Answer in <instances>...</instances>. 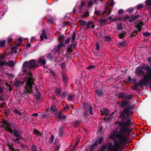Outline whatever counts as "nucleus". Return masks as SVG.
Instances as JSON below:
<instances>
[{
  "label": "nucleus",
  "mask_w": 151,
  "mask_h": 151,
  "mask_svg": "<svg viewBox=\"0 0 151 151\" xmlns=\"http://www.w3.org/2000/svg\"><path fill=\"white\" fill-rule=\"evenodd\" d=\"M135 72L137 76L139 77L141 76L142 79L139 81V82L136 83L137 86L145 85L149 81L151 80V69L148 65L146 66L143 64L141 67L137 68Z\"/></svg>",
  "instance_id": "f257e3e1"
},
{
  "label": "nucleus",
  "mask_w": 151,
  "mask_h": 151,
  "mask_svg": "<svg viewBox=\"0 0 151 151\" xmlns=\"http://www.w3.org/2000/svg\"><path fill=\"white\" fill-rule=\"evenodd\" d=\"M24 81L26 84L25 87L26 92L28 93L34 92H33V88L32 86L34 84H33V80L32 78V75L31 72H29L27 74V76L24 78ZM33 89H35L37 92L35 94L36 99L37 100H39L40 98V92H38L36 87L34 86L33 87Z\"/></svg>",
  "instance_id": "f03ea898"
},
{
  "label": "nucleus",
  "mask_w": 151,
  "mask_h": 151,
  "mask_svg": "<svg viewBox=\"0 0 151 151\" xmlns=\"http://www.w3.org/2000/svg\"><path fill=\"white\" fill-rule=\"evenodd\" d=\"M36 62V60L34 59L26 61L24 63V67L27 66L28 69L34 68L37 66L35 63Z\"/></svg>",
  "instance_id": "7ed1b4c3"
},
{
  "label": "nucleus",
  "mask_w": 151,
  "mask_h": 151,
  "mask_svg": "<svg viewBox=\"0 0 151 151\" xmlns=\"http://www.w3.org/2000/svg\"><path fill=\"white\" fill-rule=\"evenodd\" d=\"M111 12V11L108 5H106L105 7V9L101 14V12L99 10L96 11L95 12V14L97 16H100L101 15H103L104 14L108 13L110 14Z\"/></svg>",
  "instance_id": "20e7f679"
},
{
  "label": "nucleus",
  "mask_w": 151,
  "mask_h": 151,
  "mask_svg": "<svg viewBox=\"0 0 151 151\" xmlns=\"http://www.w3.org/2000/svg\"><path fill=\"white\" fill-rule=\"evenodd\" d=\"M1 127L2 128H3L4 129L10 133L13 132V130L10 128L9 123L6 121H4L3 122V125L1 126Z\"/></svg>",
  "instance_id": "39448f33"
},
{
  "label": "nucleus",
  "mask_w": 151,
  "mask_h": 151,
  "mask_svg": "<svg viewBox=\"0 0 151 151\" xmlns=\"http://www.w3.org/2000/svg\"><path fill=\"white\" fill-rule=\"evenodd\" d=\"M16 63V62L15 61L14 62L12 60H10L7 62L5 61H0V67L5 65L9 67H12L14 66Z\"/></svg>",
  "instance_id": "423d86ee"
},
{
  "label": "nucleus",
  "mask_w": 151,
  "mask_h": 151,
  "mask_svg": "<svg viewBox=\"0 0 151 151\" xmlns=\"http://www.w3.org/2000/svg\"><path fill=\"white\" fill-rule=\"evenodd\" d=\"M130 109L129 107L124 109V111L120 112V117L122 119L124 118L126 115H129V111Z\"/></svg>",
  "instance_id": "0eeeda50"
},
{
  "label": "nucleus",
  "mask_w": 151,
  "mask_h": 151,
  "mask_svg": "<svg viewBox=\"0 0 151 151\" xmlns=\"http://www.w3.org/2000/svg\"><path fill=\"white\" fill-rule=\"evenodd\" d=\"M46 33L45 30L43 29L42 31V34L40 36L41 40H43L44 38L45 39H47V37L46 35Z\"/></svg>",
  "instance_id": "6e6552de"
},
{
  "label": "nucleus",
  "mask_w": 151,
  "mask_h": 151,
  "mask_svg": "<svg viewBox=\"0 0 151 151\" xmlns=\"http://www.w3.org/2000/svg\"><path fill=\"white\" fill-rule=\"evenodd\" d=\"M50 110L53 114H56L57 113V111L55 105L53 104L51 106Z\"/></svg>",
  "instance_id": "1a4fd4ad"
},
{
  "label": "nucleus",
  "mask_w": 151,
  "mask_h": 151,
  "mask_svg": "<svg viewBox=\"0 0 151 151\" xmlns=\"http://www.w3.org/2000/svg\"><path fill=\"white\" fill-rule=\"evenodd\" d=\"M143 25V24L141 22H139L136 25V27L137 28L138 30H137V31H135L133 33H136L137 32L139 31L140 32L141 30V27Z\"/></svg>",
  "instance_id": "9d476101"
},
{
  "label": "nucleus",
  "mask_w": 151,
  "mask_h": 151,
  "mask_svg": "<svg viewBox=\"0 0 151 151\" xmlns=\"http://www.w3.org/2000/svg\"><path fill=\"white\" fill-rule=\"evenodd\" d=\"M65 45L64 43H63V42L62 43H60L57 46V48L56 50V52L60 50H61V47H65Z\"/></svg>",
  "instance_id": "9b49d317"
},
{
  "label": "nucleus",
  "mask_w": 151,
  "mask_h": 151,
  "mask_svg": "<svg viewBox=\"0 0 151 151\" xmlns=\"http://www.w3.org/2000/svg\"><path fill=\"white\" fill-rule=\"evenodd\" d=\"M57 117L60 119H65V116L64 115H63L60 111H59L58 113Z\"/></svg>",
  "instance_id": "f8f14e48"
},
{
  "label": "nucleus",
  "mask_w": 151,
  "mask_h": 151,
  "mask_svg": "<svg viewBox=\"0 0 151 151\" xmlns=\"http://www.w3.org/2000/svg\"><path fill=\"white\" fill-rule=\"evenodd\" d=\"M98 145L97 142H96L94 144H92L89 147V150L90 151H92L95 148V147Z\"/></svg>",
  "instance_id": "ddd939ff"
},
{
  "label": "nucleus",
  "mask_w": 151,
  "mask_h": 151,
  "mask_svg": "<svg viewBox=\"0 0 151 151\" xmlns=\"http://www.w3.org/2000/svg\"><path fill=\"white\" fill-rule=\"evenodd\" d=\"M137 17H130L129 16H127L126 17V19H128L129 22H132L136 19Z\"/></svg>",
  "instance_id": "4468645a"
},
{
  "label": "nucleus",
  "mask_w": 151,
  "mask_h": 151,
  "mask_svg": "<svg viewBox=\"0 0 151 151\" xmlns=\"http://www.w3.org/2000/svg\"><path fill=\"white\" fill-rule=\"evenodd\" d=\"M111 22L115 21L116 20V17L114 15H112L108 18Z\"/></svg>",
  "instance_id": "2eb2a0df"
},
{
  "label": "nucleus",
  "mask_w": 151,
  "mask_h": 151,
  "mask_svg": "<svg viewBox=\"0 0 151 151\" xmlns=\"http://www.w3.org/2000/svg\"><path fill=\"white\" fill-rule=\"evenodd\" d=\"M87 26L88 27L91 28H94L95 25L93 22H88L87 24Z\"/></svg>",
  "instance_id": "dca6fc26"
},
{
  "label": "nucleus",
  "mask_w": 151,
  "mask_h": 151,
  "mask_svg": "<svg viewBox=\"0 0 151 151\" xmlns=\"http://www.w3.org/2000/svg\"><path fill=\"white\" fill-rule=\"evenodd\" d=\"M61 92V89L60 88H57L55 91V93L56 94L59 96Z\"/></svg>",
  "instance_id": "f3484780"
},
{
  "label": "nucleus",
  "mask_w": 151,
  "mask_h": 151,
  "mask_svg": "<svg viewBox=\"0 0 151 151\" xmlns=\"http://www.w3.org/2000/svg\"><path fill=\"white\" fill-rule=\"evenodd\" d=\"M37 63H40L43 65H45L46 63V61L44 59L41 58L37 61Z\"/></svg>",
  "instance_id": "a211bd4d"
},
{
  "label": "nucleus",
  "mask_w": 151,
  "mask_h": 151,
  "mask_svg": "<svg viewBox=\"0 0 151 151\" xmlns=\"http://www.w3.org/2000/svg\"><path fill=\"white\" fill-rule=\"evenodd\" d=\"M126 43L124 41L120 42L118 44V46L120 47H125L126 46Z\"/></svg>",
  "instance_id": "6ab92c4d"
},
{
  "label": "nucleus",
  "mask_w": 151,
  "mask_h": 151,
  "mask_svg": "<svg viewBox=\"0 0 151 151\" xmlns=\"http://www.w3.org/2000/svg\"><path fill=\"white\" fill-rule=\"evenodd\" d=\"M67 52L68 54H70V53H71L72 52L73 49H74L72 47H70V46H68L67 47Z\"/></svg>",
  "instance_id": "aec40b11"
},
{
  "label": "nucleus",
  "mask_w": 151,
  "mask_h": 151,
  "mask_svg": "<svg viewBox=\"0 0 151 151\" xmlns=\"http://www.w3.org/2000/svg\"><path fill=\"white\" fill-rule=\"evenodd\" d=\"M127 104V102L126 101H122L121 104L120 106L121 107H123L126 106Z\"/></svg>",
  "instance_id": "412c9836"
},
{
  "label": "nucleus",
  "mask_w": 151,
  "mask_h": 151,
  "mask_svg": "<svg viewBox=\"0 0 151 151\" xmlns=\"http://www.w3.org/2000/svg\"><path fill=\"white\" fill-rule=\"evenodd\" d=\"M103 114H106V115H107L109 112V110L106 108H104L103 109Z\"/></svg>",
  "instance_id": "4be33fe9"
},
{
  "label": "nucleus",
  "mask_w": 151,
  "mask_h": 151,
  "mask_svg": "<svg viewBox=\"0 0 151 151\" xmlns=\"http://www.w3.org/2000/svg\"><path fill=\"white\" fill-rule=\"evenodd\" d=\"M77 45V43L75 42H74L73 41H72V43L70 45V47H72L74 49Z\"/></svg>",
  "instance_id": "5701e85b"
},
{
  "label": "nucleus",
  "mask_w": 151,
  "mask_h": 151,
  "mask_svg": "<svg viewBox=\"0 0 151 151\" xmlns=\"http://www.w3.org/2000/svg\"><path fill=\"white\" fill-rule=\"evenodd\" d=\"M53 56L54 55L51 52L47 56V58L50 60H51L52 59Z\"/></svg>",
  "instance_id": "b1692460"
},
{
  "label": "nucleus",
  "mask_w": 151,
  "mask_h": 151,
  "mask_svg": "<svg viewBox=\"0 0 151 151\" xmlns=\"http://www.w3.org/2000/svg\"><path fill=\"white\" fill-rule=\"evenodd\" d=\"M64 37L63 36H60L58 37V40L59 42H60L64 40Z\"/></svg>",
  "instance_id": "393cba45"
},
{
  "label": "nucleus",
  "mask_w": 151,
  "mask_h": 151,
  "mask_svg": "<svg viewBox=\"0 0 151 151\" xmlns=\"http://www.w3.org/2000/svg\"><path fill=\"white\" fill-rule=\"evenodd\" d=\"M96 93L97 95L98 96H100L103 94V92L101 90H98L96 91Z\"/></svg>",
  "instance_id": "a878e982"
},
{
  "label": "nucleus",
  "mask_w": 151,
  "mask_h": 151,
  "mask_svg": "<svg viewBox=\"0 0 151 151\" xmlns=\"http://www.w3.org/2000/svg\"><path fill=\"white\" fill-rule=\"evenodd\" d=\"M104 40L105 41L109 42L111 40L110 38L108 36H105L104 38Z\"/></svg>",
  "instance_id": "bb28decb"
},
{
  "label": "nucleus",
  "mask_w": 151,
  "mask_h": 151,
  "mask_svg": "<svg viewBox=\"0 0 151 151\" xmlns=\"http://www.w3.org/2000/svg\"><path fill=\"white\" fill-rule=\"evenodd\" d=\"M62 77L63 82L65 83L68 80L67 77L63 74L62 75Z\"/></svg>",
  "instance_id": "cd10ccee"
},
{
  "label": "nucleus",
  "mask_w": 151,
  "mask_h": 151,
  "mask_svg": "<svg viewBox=\"0 0 151 151\" xmlns=\"http://www.w3.org/2000/svg\"><path fill=\"white\" fill-rule=\"evenodd\" d=\"M14 135L16 137H20V135L19 134V132L17 131L14 130Z\"/></svg>",
  "instance_id": "c85d7f7f"
},
{
  "label": "nucleus",
  "mask_w": 151,
  "mask_h": 151,
  "mask_svg": "<svg viewBox=\"0 0 151 151\" xmlns=\"http://www.w3.org/2000/svg\"><path fill=\"white\" fill-rule=\"evenodd\" d=\"M117 29L119 30H120L122 29V27L121 23L118 24L117 25Z\"/></svg>",
  "instance_id": "c756f323"
},
{
  "label": "nucleus",
  "mask_w": 151,
  "mask_h": 151,
  "mask_svg": "<svg viewBox=\"0 0 151 151\" xmlns=\"http://www.w3.org/2000/svg\"><path fill=\"white\" fill-rule=\"evenodd\" d=\"M28 69L27 66L24 67V64L23 65V68L22 70V72H23V73H25L27 71V69Z\"/></svg>",
  "instance_id": "7c9ffc66"
},
{
  "label": "nucleus",
  "mask_w": 151,
  "mask_h": 151,
  "mask_svg": "<svg viewBox=\"0 0 151 151\" xmlns=\"http://www.w3.org/2000/svg\"><path fill=\"white\" fill-rule=\"evenodd\" d=\"M89 106L88 110H89V112L92 115L93 112H92V107L90 105L89 106Z\"/></svg>",
  "instance_id": "2f4dec72"
},
{
  "label": "nucleus",
  "mask_w": 151,
  "mask_h": 151,
  "mask_svg": "<svg viewBox=\"0 0 151 151\" xmlns=\"http://www.w3.org/2000/svg\"><path fill=\"white\" fill-rule=\"evenodd\" d=\"M103 140V137H101L99 138L98 141H97L96 142H97L98 144H101Z\"/></svg>",
  "instance_id": "473e14b6"
},
{
  "label": "nucleus",
  "mask_w": 151,
  "mask_h": 151,
  "mask_svg": "<svg viewBox=\"0 0 151 151\" xmlns=\"http://www.w3.org/2000/svg\"><path fill=\"white\" fill-rule=\"evenodd\" d=\"M146 5L148 6L151 5V0H147L145 2Z\"/></svg>",
  "instance_id": "72a5a7b5"
},
{
  "label": "nucleus",
  "mask_w": 151,
  "mask_h": 151,
  "mask_svg": "<svg viewBox=\"0 0 151 151\" xmlns=\"http://www.w3.org/2000/svg\"><path fill=\"white\" fill-rule=\"evenodd\" d=\"M93 4V1L92 0H91L88 3L87 5L88 6H91Z\"/></svg>",
  "instance_id": "f704fd0d"
},
{
  "label": "nucleus",
  "mask_w": 151,
  "mask_h": 151,
  "mask_svg": "<svg viewBox=\"0 0 151 151\" xmlns=\"http://www.w3.org/2000/svg\"><path fill=\"white\" fill-rule=\"evenodd\" d=\"M99 22H100V23L102 24H103L104 23H105L106 22V20L105 19L102 18L101 19H100Z\"/></svg>",
  "instance_id": "c9c22d12"
},
{
  "label": "nucleus",
  "mask_w": 151,
  "mask_h": 151,
  "mask_svg": "<svg viewBox=\"0 0 151 151\" xmlns=\"http://www.w3.org/2000/svg\"><path fill=\"white\" fill-rule=\"evenodd\" d=\"M125 97L126 99H129L132 98V96L131 95H126L125 96Z\"/></svg>",
  "instance_id": "e433bc0d"
},
{
  "label": "nucleus",
  "mask_w": 151,
  "mask_h": 151,
  "mask_svg": "<svg viewBox=\"0 0 151 151\" xmlns=\"http://www.w3.org/2000/svg\"><path fill=\"white\" fill-rule=\"evenodd\" d=\"M143 6V5L142 4H139L135 7V8L137 9H139L141 8Z\"/></svg>",
  "instance_id": "4c0bfd02"
},
{
  "label": "nucleus",
  "mask_w": 151,
  "mask_h": 151,
  "mask_svg": "<svg viewBox=\"0 0 151 151\" xmlns=\"http://www.w3.org/2000/svg\"><path fill=\"white\" fill-rule=\"evenodd\" d=\"M54 136L53 135H51L49 140V141L50 143L52 142L54 140Z\"/></svg>",
  "instance_id": "58836bf2"
},
{
  "label": "nucleus",
  "mask_w": 151,
  "mask_h": 151,
  "mask_svg": "<svg viewBox=\"0 0 151 151\" xmlns=\"http://www.w3.org/2000/svg\"><path fill=\"white\" fill-rule=\"evenodd\" d=\"M34 132L35 134H37L40 135L42 134V133L40 132H39L38 130L35 129L34 130Z\"/></svg>",
  "instance_id": "ea45409f"
},
{
  "label": "nucleus",
  "mask_w": 151,
  "mask_h": 151,
  "mask_svg": "<svg viewBox=\"0 0 151 151\" xmlns=\"http://www.w3.org/2000/svg\"><path fill=\"white\" fill-rule=\"evenodd\" d=\"M5 41H2L0 42V47H3L5 45Z\"/></svg>",
  "instance_id": "a19ab883"
},
{
  "label": "nucleus",
  "mask_w": 151,
  "mask_h": 151,
  "mask_svg": "<svg viewBox=\"0 0 151 151\" xmlns=\"http://www.w3.org/2000/svg\"><path fill=\"white\" fill-rule=\"evenodd\" d=\"M125 32H123L122 33H121L119 35V38L120 39L122 38L125 35Z\"/></svg>",
  "instance_id": "79ce46f5"
},
{
  "label": "nucleus",
  "mask_w": 151,
  "mask_h": 151,
  "mask_svg": "<svg viewBox=\"0 0 151 151\" xmlns=\"http://www.w3.org/2000/svg\"><path fill=\"white\" fill-rule=\"evenodd\" d=\"M76 36V33L74 32L73 33V35L72 36V41H73L75 39V37Z\"/></svg>",
  "instance_id": "37998d69"
},
{
  "label": "nucleus",
  "mask_w": 151,
  "mask_h": 151,
  "mask_svg": "<svg viewBox=\"0 0 151 151\" xmlns=\"http://www.w3.org/2000/svg\"><path fill=\"white\" fill-rule=\"evenodd\" d=\"M37 147L35 145H33L32 147V151H37Z\"/></svg>",
  "instance_id": "c03bdc74"
},
{
  "label": "nucleus",
  "mask_w": 151,
  "mask_h": 151,
  "mask_svg": "<svg viewBox=\"0 0 151 151\" xmlns=\"http://www.w3.org/2000/svg\"><path fill=\"white\" fill-rule=\"evenodd\" d=\"M7 145L9 146V148L10 150L11 151H13L14 150V148L13 147H12L11 145H10L9 144V143H8L7 144Z\"/></svg>",
  "instance_id": "a18cd8bd"
},
{
  "label": "nucleus",
  "mask_w": 151,
  "mask_h": 151,
  "mask_svg": "<svg viewBox=\"0 0 151 151\" xmlns=\"http://www.w3.org/2000/svg\"><path fill=\"white\" fill-rule=\"evenodd\" d=\"M73 98L74 97L73 96L69 95L68 96V100H72L73 99Z\"/></svg>",
  "instance_id": "49530a36"
},
{
  "label": "nucleus",
  "mask_w": 151,
  "mask_h": 151,
  "mask_svg": "<svg viewBox=\"0 0 151 151\" xmlns=\"http://www.w3.org/2000/svg\"><path fill=\"white\" fill-rule=\"evenodd\" d=\"M134 9V8H130L127 10V12L129 13H131L133 12Z\"/></svg>",
  "instance_id": "de8ad7c7"
},
{
  "label": "nucleus",
  "mask_w": 151,
  "mask_h": 151,
  "mask_svg": "<svg viewBox=\"0 0 151 151\" xmlns=\"http://www.w3.org/2000/svg\"><path fill=\"white\" fill-rule=\"evenodd\" d=\"M96 49L97 50H99L100 48V47L99 45V43H96Z\"/></svg>",
  "instance_id": "09e8293b"
},
{
  "label": "nucleus",
  "mask_w": 151,
  "mask_h": 151,
  "mask_svg": "<svg viewBox=\"0 0 151 151\" xmlns=\"http://www.w3.org/2000/svg\"><path fill=\"white\" fill-rule=\"evenodd\" d=\"M95 66L93 65L89 66L87 68V69L88 70L93 69L95 68Z\"/></svg>",
  "instance_id": "8fccbe9b"
},
{
  "label": "nucleus",
  "mask_w": 151,
  "mask_h": 151,
  "mask_svg": "<svg viewBox=\"0 0 151 151\" xmlns=\"http://www.w3.org/2000/svg\"><path fill=\"white\" fill-rule=\"evenodd\" d=\"M12 40V38L11 36H10L8 39V42L9 43Z\"/></svg>",
  "instance_id": "3c124183"
},
{
  "label": "nucleus",
  "mask_w": 151,
  "mask_h": 151,
  "mask_svg": "<svg viewBox=\"0 0 151 151\" xmlns=\"http://www.w3.org/2000/svg\"><path fill=\"white\" fill-rule=\"evenodd\" d=\"M124 11L121 9H119L118 11V13L119 14H122L124 13Z\"/></svg>",
  "instance_id": "603ef678"
},
{
  "label": "nucleus",
  "mask_w": 151,
  "mask_h": 151,
  "mask_svg": "<svg viewBox=\"0 0 151 151\" xmlns=\"http://www.w3.org/2000/svg\"><path fill=\"white\" fill-rule=\"evenodd\" d=\"M66 93L65 92H63L61 94V96L62 98H64L65 97V95H66Z\"/></svg>",
  "instance_id": "864d4df0"
},
{
  "label": "nucleus",
  "mask_w": 151,
  "mask_h": 151,
  "mask_svg": "<svg viewBox=\"0 0 151 151\" xmlns=\"http://www.w3.org/2000/svg\"><path fill=\"white\" fill-rule=\"evenodd\" d=\"M89 14L88 12H86L83 14V17H86L89 15Z\"/></svg>",
  "instance_id": "5fc2aeb1"
},
{
  "label": "nucleus",
  "mask_w": 151,
  "mask_h": 151,
  "mask_svg": "<svg viewBox=\"0 0 151 151\" xmlns=\"http://www.w3.org/2000/svg\"><path fill=\"white\" fill-rule=\"evenodd\" d=\"M70 41V39L69 38H67L66 40H65V44H68Z\"/></svg>",
  "instance_id": "6e6d98bb"
},
{
  "label": "nucleus",
  "mask_w": 151,
  "mask_h": 151,
  "mask_svg": "<svg viewBox=\"0 0 151 151\" xmlns=\"http://www.w3.org/2000/svg\"><path fill=\"white\" fill-rule=\"evenodd\" d=\"M150 35V34L147 32H145L143 34V35L146 37H147Z\"/></svg>",
  "instance_id": "4d7b16f0"
},
{
  "label": "nucleus",
  "mask_w": 151,
  "mask_h": 151,
  "mask_svg": "<svg viewBox=\"0 0 151 151\" xmlns=\"http://www.w3.org/2000/svg\"><path fill=\"white\" fill-rule=\"evenodd\" d=\"M19 81H17L15 83L14 85L16 87H18L19 86Z\"/></svg>",
  "instance_id": "13d9d810"
},
{
  "label": "nucleus",
  "mask_w": 151,
  "mask_h": 151,
  "mask_svg": "<svg viewBox=\"0 0 151 151\" xmlns=\"http://www.w3.org/2000/svg\"><path fill=\"white\" fill-rule=\"evenodd\" d=\"M53 22V19L52 18L48 20V23H51Z\"/></svg>",
  "instance_id": "bf43d9fd"
},
{
  "label": "nucleus",
  "mask_w": 151,
  "mask_h": 151,
  "mask_svg": "<svg viewBox=\"0 0 151 151\" xmlns=\"http://www.w3.org/2000/svg\"><path fill=\"white\" fill-rule=\"evenodd\" d=\"M20 140V138H16L15 139H14V141L16 143H18L19 142L18 141Z\"/></svg>",
  "instance_id": "052dcab7"
},
{
  "label": "nucleus",
  "mask_w": 151,
  "mask_h": 151,
  "mask_svg": "<svg viewBox=\"0 0 151 151\" xmlns=\"http://www.w3.org/2000/svg\"><path fill=\"white\" fill-rule=\"evenodd\" d=\"M61 67L63 69H65V65L64 63H62L61 65Z\"/></svg>",
  "instance_id": "680f3d73"
},
{
  "label": "nucleus",
  "mask_w": 151,
  "mask_h": 151,
  "mask_svg": "<svg viewBox=\"0 0 151 151\" xmlns=\"http://www.w3.org/2000/svg\"><path fill=\"white\" fill-rule=\"evenodd\" d=\"M110 4L112 6H113L114 4V0H111L110 2Z\"/></svg>",
  "instance_id": "e2e57ef3"
},
{
  "label": "nucleus",
  "mask_w": 151,
  "mask_h": 151,
  "mask_svg": "<svg viewBox=\"0 0 151 151\" xmlns=\"http://www.w3.org/2000/svg\"><path fill=\"white\" fill-rule=\"evenodd\" d=\"M14 112L16 113V114H19V115H22V113L20 111H17L16 110H15Z\"/></svg>",
  "instance_id": "0e129e2a"
},
{
  "label": "nucleus",
  "mask_w": 151,
  "mask_h": 151,
  "mask_svg": "<svg viewBox=\"0 0 151 151\" xmlns=\"http://www.w3.org/2000/svg\"><path fill=\"white\" fill-rule=\"evenodd\" d=\"M124 94L123 93H120L119 95V97H125Z\"/></svg>",
  "instance_id": "69168bd1"
},
{
  "label": "nucleus",
  "mask_w": 151,
  "mask_h": 151,
  "mask_svg": "<svg viewBox=\"0 0 151 151\" xmlns=\"http://www.w3.org/2000/svg\"><path fill=\"white\" fill-rule=\"evenodd\" d=\"M86 23V22L84 21H81L80 23V24L81 25H84Z\"/></svg>",
  "instance_id": "338daca9"
},
{
  "label": "nucleus",
  "mask_w": 151,
  "mask_h": 151,
  "mask_svg": "<svg viewBox=\"0 0 151 151\" xmlns=\"http://www.w3.org/2000/svg\"><path fill=\"white\" fill-rule=\"evenodd\" d=\"M148 62L149 63H150V64H151V58L150 57H149L147 59Z\"/></svg>",
  "instance_id": "774afa93"
}]
</instances>
